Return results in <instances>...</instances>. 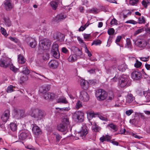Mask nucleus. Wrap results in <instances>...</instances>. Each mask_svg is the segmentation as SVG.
Here are the masks:
<instances>
[{
  "instance_id": "f3484780",
  "label": "nucleus",
  "mask_w": 150,
  "mask_h": 150,
  "mask_svg": "<svg viewBox=\"0 0 150 150\" xmlns=\"http://www.w3.org/2000/svg\"><path fill=\"white\" fill-rule=\"evenodd\" d=\"M50 88V85H44L41 86L39 89V91L40 93L42 94L47 92V91H49Z\"/></svg>"
},
{
  "instance_id": "c03bdc74",
  "label": "nucleus",
  "mask_w": 150,
  "mask_h": 150,
  "mask_svg": "<svg viewBox=\"0 0 150 150\" xmlns=\"http://www.w3.org/2000/svg\"><path fill=\"white\" fill-rule=\"evenodd\" d=\"M115 33V30L113 28H110L108 30V33L109 35H112Z\"/></svg>"
},
{
  "instance_id": "5701e85b",
  "label": "nucleus",
  "mask_w": 150,
  "mask_h": 150,
  "mask_svg": "<svg viewBox=\"0 0 150 150\" xmlns=\"http://www.w3.org/2000/svg\"><path fill=\"white\" fill-rule=\"evenodd\" d=\"M144 95L145 96V101L146 102H148L150 101V91L145 92L144 93Z\"/></svg>"
},
{
  "instance_id": "7ed1b4c3",
  "label": "nucleus",
  "mask_w": 150,
  "mask_h": 150,
  "mask_svg": "<svg viewBox=\"0 0 150 150\" xmlns=\"http://www.w3.org/2000/svg\"><path fill=\"white\" fill-rule=\"evenodd\" d=\"M95 95L97 100L100 101L104 100L108 96L106 92L101 89H98L96 91Z\"/></svg>"
},
{
  "instance_id": "9d476101",
  "label": "nucleus",
  "mask_w": 150,
  "mask_h": 150,
  "mask_svg": "<svg viewBox=\"0 0 150 150\" xmlns=\"http://www.w3.org/2000/svg\"><path fill=\"white\" fill-rule=\"evenodd\" d=\"M135 43L137 46L142 47H146L147 44L146 40L140 39H139L137 40Z\"/></svg>"
},
{
  "instance_id": "39448f33",
  "label": "nucleus",
  "mask_w": 150,
  "mask_h": 150,
  "mask_svg": "<svg viewBox=\"0 0 150 150\" xmlns=\"http://www.w3.org/2000/svg\"><path fill=\"white\" fill-rule=\"evenodd\" d=\"M128 77L126 76H122L120 78L119 84L121 87H124L127 84L128 81Z\"/></svg>"
},
{
  "instance_id": "79ce46f5",
  "label": "nucleus",
  "mask_w": 150,
  "mask_h": 150,
  "mask_svg": "<svg viewBox=\"0 0 150 150\" xmlns=\"http://www.w3.org/2000/svg\"><path fill=\"white\" fill-rule=\"evenodd\" d=\"M101 43V41L99 40H97L94 41L92 43V45H100Z\"/></svg>"
},
{
  "instance_id": "72a5a7b5",
  "label": "nucleus",
  "mask_w": 150,
  "mask_h": 150,
  "mask_svg": "<svg viewBox=\"0 0 150 150\" xmlns=\"http://www.w3.org/2000/svg\"><path fill=\"white\" fill-rule=\"evenodd\" d=\"M5 24L8 26H10L11 25V21L8 17H5L4 18Z\"/></svg>"
},
{
  "instance_id": "69168bd1",
  "label": "nucleus",
  "mask_w": 150,
  "mask_h": 150,
  "mask_svg": "<svg viewBox=\"0 0 150 150\" xmlns=\"http://www.w3.org/2000/svg\"><path fill=\"white\" fill-rule=\"evenodd\" d=\"M85 80L83 79H81L80 80L81 85V86H84L86 84Z\"/></svg>"
},
{
  "instance_id": "f257e3e1",
  "label": "nucleus",
  "mask_w": 150,
  "mask_h": 150,
  "mask_svg": "<svg viewBox=\"0 0 150 150\" xmlns=\"http://www.w3.org/2000/svg\"><path fill=\"white\" fill-rule=\"evenodd\" d=\"M30 114L32 117L37 120L41 119L44 116V112L36 108H32L30 111Z\"/></svg>"
},
{
  "instance_id": "412c9836",
  "label": "nucleus",
  "mask_w": 150,
  "mask_h": 150,
  "mask_svg": "<svg viewBox=\"0 0 150 150\" xmlns=\"http://www.w3.org/2000/svg\"><path fill=\"white\" fill-rule=\"evenodd\" d=\"M10 127L11 130L12 131H16L17 128V122H15L11 123L10 124Z\"/></svg>"
},
{
  "instance_id": "20e7f679",
  "label": "nucleus",
  "mask_w": 150,
  "mask_h": 150,
  "mask_svg": "<svg viewBox=\"0 0 150 150\" xmlns=\"http://www.w3.org/2000/svg\"><path fill=\"white\" fill-rule=\"evenodd\" d=\"M73 117L75 120L82 122L83 121L84 119L83 113L81 111L78 110L76 111L73 114Z\"/></svg>"
},
{
  "instance_id": "1a4fd4ad",
  "label": "nucleus",
  "mask_w": 150,
  "mask_h": 150,
  "mask_svg": "<svg viewBox=\"0 0 150 150\" xmlns=\"http://www.w3.org/2000/svg\"><path fill=\"white\" fill-rule=\"evenodd\" d=\"M144 117L142 113L136 112L134 118L132 120H130L129 122L132 124H135L137 123V122L139 120L140 117L143 118Z\"/></svg>"
},
{
  "instance_id": "2eb2a0df",
  "label": "nucleus",
  "mask_w": 150,
  "mask_h": 150,
  "mask_svg": "<svg viewBox=\"0 0 150 150\" xmlns=\"http://www.w3.org/2000/svg\"><path fill=\"white\" fill-rule=\"evenodd\" d=\"M32 131L34 134L36 135H38L41 133V131L40 128L35 124H32Z\"/></svg>"
},
{
  "instance_id": "6ab92c4d",
  "label": "nucleus",
  "mask_w": 150,
  "mask_h": 150,
  "mask_svg": "<svg viewBox=\"0 0 150 150\" xmlns=\"http://www.w3.org/2000/svg\"><path fill=\"white\" fill-rule=\"evenodd\" d=\"M111 139L110 136L108 135H106L105 136H103L100 137L99 139L100 141L102 142H103L105 141H107L109 142L110 141V139Z\"/></svg>"
},
{
  "instance_id": "4468645a",
  "label": "nucleus",
  "mask_w": 150,
  "mask_h": 150,
  "mask_svg": "<svg viewBox=\"0 0 150 150\" xmlns=\"http://www.w3.org/2000/svg\"><path fill=\"white\" fill-rule=\"evenodd\" d=\"M10 111L9 110H6L1 116L2 121L4 122H6L8 119Z\"/></svg>"
},
{
  "instance_id": "aec40b11",
  "label": "nucleus",
  "mask_w": 150,
  "mask_h": 150,
  "mask_svg": "<svg viewBox=\"0 0 150 150\" xmlns=\"http://www.w3.org/2000/svg\"><path fill=\"white\" fill-rule=\"evenodd\" d=\"M62 103L66 104L68 103V102L66 98L64 96L60 97L57 99V103Z\"/></svg>"
},
{
  "instance_id": "5fc2aeb1",
  "label": "nucleus",
  "mask_w": 150,
  "mask_h": 150,
  "mask_svg": "<svg viewBox=\"0 0 150 150\" xmlns=\"http://www.w3.org/2000/svg\"><path fill=\"white\" fill-rule=\"evenodd\" d=\"M133 112V110H129L126 111L125 113L126 114L127 116H129L131 115Z\"/></svg>"
},
{
  "instance_id": "e2e57ef3",
  "label": "nucleus",
  "mask_w": 150,
  "mask_h": 150,
  "mask_svg": "<svg viewBox=\"0 0 150 150\" xmlns=\"http://www.w3.org/2000/svg\"><path fill=\"white\" fill-rule=\"evenodd\" d=\"M98 10L96 8H93L90 11V13H94L97 12Z\"/></svg>"
},
{
  "instance_id": "09e8293b",
  "label": "nucleus",
  "mask_w": 150,
  "mask_h": 150,
  "mask_svg": "<svg viewBox=\"0 0 150 150\" xmlns=\"http://www.w3.org/2000/svg\"><path fill=\"white\" fill-rule=\"evenodd\" d=\"M1 31L3 35H4L5 37L7 36L6 31L5 29L1 27Z\"/></svg>"
},
{
  "instance_id": "a19ab883",
  "label": "nucleus",
  "mask_w": 150,
  "mask_h": 150,
  "mask_svg": "<svg viewBox=\"0 0 150 150\" xmlns=\"http://www.w3.org/2000/svg\"><path fill=\"white\" fill-rule=\"evenodd\" d=\"M81 102L80 100H78L76 104V108L77 109H78L79 108L82 107Z\"/></svg>"
},
{
  "instance_id": "4be33fe9",
  "label": "nucleus",
  "mask_w": 150,
  "mask_h": 150,
  "mask_svg": "<svg viewBox=\"0 0 150 150\" xmlns=\"http://www.w3.org/2000/svg\"><path fill=\"white\" fill-rule=\"evenodd\" d=\"M77 59V56L76 54L71 55L68 58V60L69 62H75Z\"/></svg>"
},
{
  "instance_id": "b1692460",
  "label": "nucleus",
  "mask_w": 150,
  "mask_h": 150,
  "mask_svg": "<svg viewBox=\"0 0 150 150\" xmlns=\"http://www.w3.org/2000/svg\"><path fill=\"white\" fill-rule=\"evenodd\" d=\"M21 76L20 78V82L21 83H23L25 81L28 79L27 75L23 74H21Z\"/></svg>"
},
{
  "instance_id": "de8ad7c7",
  "label": "nucleus",
  "mask_w": 150,
  "mask_h": 150,
  "mask_svg": "<svg viewBox=\"0 0 150 150\" xmlns=\"http://www.w3.org/2000/svg\"><path fill=\"white\" fill-rule=\"evenodd\" d=\"M30 46L32 48H34L37 45L36 42L34 40L33 42H30Z\"/></svg>"
},
{
  "instance_id": "e433bc0d",
  "label": "nucleus",
  "mask_w": 150,
  "mask_h": 150,
  "mask_svg": "<svg viewBox=\"0 0 150 150\" xmlns=\"http://www.w3.org/2000/svg\"><path fill=\"white\" fill-rule=\"evenodd\" d=\"M108 127H109L115 131H116L117 130L118 128L117 126L112 123L108 125Z\"/></svg>"
},
{
  "instance_id": "6e6d98bb",
  "label": "nucleus",
  "mask_w": 150,
  "mask_h": 150,
  "mask_svg": "<svg viewBox=\"0 0 150 150\" xmlns=\"http://www.w3.org/2000/svg\"><path fill=\"white\" fill-rule=\"evenodd\" d=\"M110 23L111 25H116L117 24V21L115 19L113 18L110 21Z\"/></svg>"
},
{
  "instance_id": "58836bf2",
  "label": "nucleus",
  "mask_w": 150,
  "mask_h": 150,
  "mask_svg": "<svg viewBox=\"0 0 150 150\" xmlns=\"http://www.w3.org/2000/svg\"><path fill=\"white\" fill-rule=\"evenodd\" d=\"M123 13L124 18H125L127 17L128 15H131V12L128 11L126 10L123 11Z\"/></svg>"
},
{
  "instance_id": "0eeeda50",
  "label": "nucleus",
  "mask_w": 150,
  "mask_h": 150,
  "mask_svg": "<svg viewBox=\"0 0 150 150\" xmlns=\"http://www.w3.org/2000/svg\"><path fill=\"white\" fill-rule=\"evenodd\" d=\"M79 98L81 100L84 102H86L89 100V97L87 93L83 91L80 92Z\"/></svg>"
},
{
  "instance_id": "cd10ccee",
  "label": "nucleus",
  "mask_w": 150,
  "mask_h": 150,
  "mask_svg": "<svg viewBox=\"0 0 150 150\" xmlns=\"http://www.w3.org/2000/svg\"><path fill=\"white\" fill-rule=\"evenodd\" d=\"M18 63L21 64L24 63L25 62L24 57L21 54L18 55Z\"/></svg>"
},
{
  "instance_id": "4d7b16f0",
  "label": "nucleus",
  "mask_w": 150,
  "mask_h": 150,
  "mask_svg": "<svg viewBox=\"0 0 150 150\" xmlns=\"http://www.w3.org/2000/svg\"><path fill=\"white\" fill-rule=\"evenodd\" d=\"M94 116V113L93 112H89L87 114V116L88 117L92 118Z\"/></svg>"
},
{
  "instance_id": "603ef678",
  "label": "nucleus",
  "mask_w": 150,
  "mask_h": 150,
  "mask_svg": "<svg viewBox=\"0 0 150 150\" xmlns=\"http://www.w3.org/2000/svg\"><path fill=\"white\" fill-rule=\"evenodd\" d=\"M64 113L62 108H57V113L62 114Z\"/></svg>"
},
{
  "instance_id": "2f4dec72",
  "label": "nucleus",
  "mask_w": 150,
  "mask_h": 150,
  "mask_svg": "<svg viewBox=\"0 0 150 150\" xmlns=\"http://www.w3.org/2000/svg\"><path fill=\"white\" fill-rule=\"evenodd\" d=\"M62 122L63 124L66 126L69 125L70 124L69 119L67 117L62 118Z\"/></svg>"
},
{
  "instance_id": "f8f14e48",
  "label": "nucleus",
  "mask_w": 150,
  "mask_h": 150,
  "mask_svg": "<svg viewBox=\"0 0 150 150\" xmlns=\"http://www.w3.org/2000/svg\"><path fill=\"white\" fill-rule=\"evenodd\" d=\"M20 134L18 135V137L20 139L24 140L28 136L29 132L27 130H21L20 132Z\"/></svg>"
},
{
  "instance_id": "864d4df0",
  "label": "nucleus",
  "mask_w": 150,
  "mask_h": 150,
  "mask_svg": "<svg viewBox=\"0 0 150 150\" xmlns=\"http://www.w3.org/2000/svg\"><path fill=\"white\" fill-rule=\"evenodd\" d=\"M8 67H10V68L11 70L13 71H15L16 70V69L15 67L13 66L11 63V62H10V65H9Z\"/></svg>"
},
{
  "instance_id": "c9c22d12",
  "label": "nucleus",
  "mask_w": 150,
  "mask_h": 150,
  "mask_svg": "<svg viewBox=\"0 0 150 150\" xmlns=\"http://www.w3.org/2000/svg\"><path fill=\"white\" fill-rule=\"evenodd\" d=\"M29 70L27 67L24 66L23 67L22 70V74L27 75L29 74Z\"/></svg>"
},
{
  "instance_id": "49530a36",
  "label": "nucleus",
  "mask_w": 150,
  "mask_h": 150,
  "mask_svg": "<svg viewBox=\"0 0 150 150\" xmlns=\"http://www.w3.org/2000/svg\"><path fill=\"white\" fill-rule=\"evenodd\" d=\"M142 64V63L141 62L138 61V60H137L136 63L134 64V65L135 67L136 68H139L141 67Z\"/></svg>"
},
{
  "instance_id": "473e14b6",
  "label": "nucleus",
  "mask_w": 150,
  "mask_h": 150,
  "mask_svg": "<svg viewBox=\"0 0 150 150\" xmlns=\"http://www.w3.org/2000/svg\"><path fill=\"white\" fill-rule=\"evenodd\" d=\"M66 18V16L63 14H61L57 16V22L59 21L62 20Z\"/></svg>"
},
{
  "instance_id": "774afa93",
  "label": "nucleus",
  "mask_w": 150,
  "mask_h": 150,
  "mask_svg": "<svg viewBox=\"0 0 150 150\" xmlns=\"http://www.w3.org/2000/svg\"><path fill=\"white\" fill-rule=\"evenodd\" d=\"M68 51V50L65 47H63L62 48V51L64 53L66 54L67 53Z\"/></svg>"
},
{
  "instance_id": "393cba45",
  "label": "nucleus",
  "mask_w": 150,
  "mask_h": 150,
  "mask_svg": "<svg viewBox=\"0 0 150 150\" xmlns=\"http://www.w3.org/2000/svg\"><path fill=\"white\" fill-rule=\"evenodd\" d=\"M67 127L66 126L63 125V124H60L58 125L57 127L58 130L61 132H64L66 130Z\"/></svg>"
},
{
  "instance_id": "423d86ee",
  "label": "nucleus",
  "mask_w": 150,
  "mask_h": 150,
  "mask_svg": "<svg viewBox=\"0 0 150 150\" xmlns=\"http://www.w3.org/2000/svg\"><path fill=\"white\" fill-rule=\"evenodd\" d=\"M86 128V126L84 125L82 127L81 130L78 132L79 135L83 140L85 139V137L88 133V131Z\"/></svg>"
},
{
  "instance_id": "7c9ffc66",
  "label": "nucleus",
  "mask_w": 150,
  "mask_h": 150,
  "mask_svg": "<svg viewBox=\"0 0 150 150\" xmlns=\"http://www.w3.org/2000/svg\"><path fill=\"white\" fill-rule=\"evenodd\" d=\"M127 68V66L125 64L120 65L118 67V69L121 72H123L125 71Z\"/></svg>"
},
{
  "instance_id": "a878e982",
  "label": "nucleus",
  "mask_w": 150,
  "mask_h": 150,
  "mask_svg": "<svg viewBox=\"0 0 150 150\" xmlns=\"http://www.w3.org/2000/svg\"><path fill=\"white\" fill-rule=\"evenodd\" d=\"M91 125H92V128L95 132H97L99 129V127L97 125L96 122H90Z\"/></svg>"
},
{
  "instance_id": "bf43d9fd",
  "label": "nucleus",
  "mask_w": 150,
  "mask_h": 150,
  "mask_svg": "<svg viewBox=\"0 0 150 150\" xmlns=\"http://www.w3.org/2000/svg\"><path fill=\"white\" fill-rule=\"evenodd\" d=\"M62 108L64 112L65 111H69L70 110V108L69 106L68 107H64Z\"/></svg>"
},
{
  "instance_id": "a211bd4d",
  "label": "nucleus",
  "mask_w": 150,
  "mask_h": 150,
  "mask_svg": "<svg viewBox=\"0 0 150 150\" xmlns=\"http://www.w3.org/2000/svg\"><path fill=\"white\" fill-rule=\"evenodd\" d=\"M51 54L55 58H56V43H54L51 50Z\"/></svg>"
},
{
  "instance_id": "f03ea898",
  "label": "nucleus",
  "mask_w": 150,
  "mask_h": 150,
  "mask_svg": "<svg viewBox=\"0 0 150 150\" xmlns=\"http://www.w3.org/2000/svg\"><path fill=\"white\" fill-rule=\"evenodd\" d=\"M51 42L46 38L40 40L39 43L38 50L40 51L47 50L50 48Z\"/></svg>"
},
{
  "instance_id": "ddd939ff",
  "label": "nucleus",
  "mask_w": 150,
  "mask_h": 150,
  "mask_svg": "<svg viewBox=\"0 0 150 150\" xmlns=\"http://www.w3.org/2000/svg\"><path fill=\"white\" fill-rule=\"evenodd\" d=\"M4 6L6 10L10 11L13 7V4L11 0H6L4 3Z\"/></svg>"
},
{
  "instance_id": "a18cd8bd",
  "label": "nucleus",
  "mask_w": 150,
  "mask_h": 150,
  "mask_svg": "<svg viewBox=\"0 0 150 150\" xmlns=\"http://www.w3.org/2000/svg\"><path fill=\"white\" fill-rule=\"evenodd\" d=\"M145 23L144 18L143 16H142L141 18H138V23L140 24L144 23Z\"/></svg>"
},
{
  "instance_id": "3c124183",
  "label": "nucleus",
  "mask_w": 150,
  "mask_h": 150,
  "mask_svg": "<svg viewBox=\"0 0 150 150\" xmlns=\"http://www.w3.org/2000/svg\"><path fill=\"white\" fill-rule=\"evenodd\" d=\"M43 58L45 60L48 59L49 58V55L47 53L44 54L43 56Z\"/></svg>"
},
{
  "instance_id": "c85d7f7f",
  "label": "nucleus",
  "mask_w": 150,
  "mask_h": 150,
  "mask_svg": "<svg viewBox=\"0 0 150 150\" xmlns=\"http://www.w3.org/2000/svg\"><path fill=\"white\" fill-rule=\"evenodd\" d=\"M134 99V98L132 95L130 94L128 95L126 97V102L130 103H131Z\"/></svg>"
},
{
  "instance_id": "f704fd0d",
  "label": "nucleus",
  "mask_w": 150,
  "mask_h": 150,
  "mask_svg": "<svg viewBox=\"0 0 150 150\" xmlns=\"http://www.w3.org/2000/svg\"><path fill=\"white\" fill-rule=\"evenodd\" d=\"M126 44L125 47L127 48H132V45L131 42V40L129 38H127L126 39Z\"/></svg>"
},
{
  "instance_id": "0e129e2a",
  "label": "nucleus",
  "mask_w": 150,
  "mask_h": 150,
  "mask_svg": "<svg viewBox=\"0 0 150 150\" xmlns=\"http://www.w3.org/2000/svg\"><path fill=\"white\" fill-rule=\"evenodd\" d=\"M86 28V25H82L81 26L80 28L79 29V31H83Z\"/></svg>"
},
{
  "instance_id": "6e6552de",
  "label": "nucleus",
  "mask_w": 150,
  "mask_h": 150,
  "mask_svg": "<svg viewBox=\"0 0 150 150\" xmlns=\"http://www.w3.org/2000/svg\"><path fill=\"white\" fill-rule=\"evenodd\" d=\"M42 95L44 99L47 100H53L55 98L56 96L55 94L50 92L46 93Z\"/></svg>"
},
{
  "instance_id": "ea45409f",
  "label": "nucleus",
  "mask_w": 150,
  "mask_h": 150,
  "mask_svg": "<svg viewBox=\"0 0 150 150\" xmlns=\"http://www.w3.org/2000/svg\"><path fill=\"white\" fill-rule=\"evenodd\" d=\"M15 87L12 85H10L8 86L7 89L6 91L8 93H11L14 90V88Z\"/></svg>"
},
{
  "instance_id": "680f3d73",
  "label": "nucleus",
  "mask_w": 150,
  "mask_h": 150,
  "mask_svg": "<svg viewBox=\"0 0 150 150\" xmlns=\"http://www.w3.org/2000/svg\"><path fill=\"white\" fill-rule=\"evenodd\" d=\"M140 60L144 62H146L149 59V57H141L140 58Z\"/></svg>"
},
{
  "instance_id": "dca6fc26",
  "label": "nucleus",
  "mask_w": 150,
  "mask_h": 150,
  "mask_svg": "<svg viewBox=\"0 0 150 150\" xmlns=\"http://www.w3.org/2000/svg\"><path fill=\"white\" fill-rule=\"evenodd\" d=\"M10 65V60L9 59H7L3 61L0 60V66L1 67L6 68Z\"/></svg>"
},
{
  "instance_id": "052dcab7",
  "label": "nucleus",
  "mask_w": 150,
  "mask_h": 150,
  "mask_svg": "<svg viewBox=\"0 0 150 150\" xmlns=\"http://www.w3.org/2000/svg\"><path fill=\"white\" fill-rule=\"evenodd\" d=\"M11 41L14 42L16 43H18L19 41L17 38H9Z\"/></svg>"
},
{
  "instance_id": "37998d69",
  "label": "nucleus",
  "mask_w": 150,
  "mask_h": 150,
  "mask_svg": "<svg viewBox=\"0 0 150 150\" xmlns=\"http://www.w3.org/2000/svg\"><path fill=\"white\" fill-rule=\"evenodd\" d=\"M144 31V29L143 28L140 29L138 30L135 31L134 33V35L135 36L137 35L138 34L142 33Z\"/></svg>"
},
{
  "instance_id": "338daca9",
  "label": "nucleus",
  "mask_w": 150,
  "mask_h": 150,
  "mask_svg": "<svg viewBox=\"0 0 150 150\" xmlns=\"http://www.w3.org/2000/svg\"><path fill=\"white\" fill-rule=\"evenodd\" d=\"M58 93L57 94V97H59L60 98L63 96V93L60 91H58Z\"/></svg>"
},
{
  "instance_id": "13d9d810",
  "label": "nucleus",
  "mask_w": 150,
  "mask_h": 150,
  "mask_svg": "<svg viewBox=\"0 0 150 150\" xmlns=\"http://www.w3.org/2000/svg\"><path fill=\"white\" fill-rule=\"evenodd\" d=\"M98 117H99V119H100L101 120H103V121H108V120L107 118L106 117H104V116H102L101 115L99 116Z\"/></svg>"
},
{
  "instance_id": "4c0bfd02",
  "label": "nucleus",
  "mask_w": 150,
  "mask_h": 150,
  "mask_svg": "<svg viewBox=\"0 0 150 150\" xmlns=\"http://www.w3.org/2000/svg\"><path fill=\"white\" fill-rule=\"evenodd\" d=\"M139 2V0H129V4L130 5L136 6Z\"/></svg>"
},
{
  "instance_id": "8fccbe9b",
  "label": "nucleus",
  "mask_w": 150,
  "mask_h": 150,
  "mask_svg": "<svg viewBox=\"0 0 150 150\" xmlns=\"http://www.w3.org/2000/svg\"><path fill=\"white\" fill-rule=\"evenodd\" d=\"M126 23H131L134 25H135L137 23V22L133 20H130L127 21L125 22Z\"/></svg>"
},
{
  "instance_id": "bb28decb",
  "label": "nucleus",
  "mask_w": 150,
  "mask_h": 150,
  "mask_svg": "<svg viewBox=\"0 0 150 150\" xmlns=\"http://www.w3.org/2000/svg\"><path fill=\"white\" fill-rule=\"evenodd\" d=\"M49 4L53 10L56 9V0H52Z\"/></svg>"
},
{
  "instance_id": "9b49d317",
  "label": "nucleus",
  "mask_w": 150,
  "mask_h": 150,
  "mask_svg": "<svg viewBox=\"0 0 150 150\" xmlns=\"http://www.w3.org/2000/svg\"><path fill=\"white\" fill-rule=\"evenodd\" d=\"M132 78L134 80L140 79L142 76L141 73L138 71H135L132 72L131 74Z\"/></svg>"
},
{
  "instance_id": "c756f323",
  "label": "nucleus",
  "mask_w": 150,
  "mask_h": 150,
  "mask_svg": "<svg viewBox=\"0 0 150 150\" xmlns=\"http://www.w3.org/2000/svg\"><path fill=\"white\" fill-rule=\"evenodd\" d=\"M56 61L55 60H51L48 63L49 66L52 68H54L56 66Z\"/></svg>"
}]
</instances>
